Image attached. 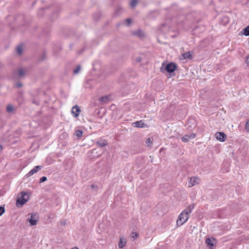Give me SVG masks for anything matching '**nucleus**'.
Wrapping results in <instances>:
<instances>
[{
  "instance_id": "16",
  "label": "nucleus",
  "mask_w": 249,
  "mask_h": 249,
  "mask_svg": "<svg viewBox=\"0 0 249 249\" xmlns=\"http://www.w3.org/2000/svg\"><path fill=\"white\" fill-rule=\"evenodd\" d=\"M108 96H102V97H101L99 99V101L101 102H107V101H108Z\"/></svg>"
},
{
  "instance_id": "35",
  "label": "nucleus",
  "mask_w": 249,
  "mask_h": 249,
  "mask_svg": "<svg viewBox=\"0 0 249 249\" xmlns=\"http://www.w3.org/2000/svg\"><path fill=\"white\" fill-rule=\"evenodd\" d=\"M2 150V146L1 145H0V152Z\"/></svg>"
},
{
  "instance_id": "36",
  "label": "nucleus",
  "mask_w": 249,
  "mask_h": 249,
  "mask_svg": "<svg viewBox=\"0 0 249 249\" xmlns=\"http://www.w3.org/2000/svg\"><path fill=\"white\" fill-rule=\"evenodd\" d=\"M71 249H79V248L77 247H74L71 248Z\"/></svg>"
},
{
  "instance_id": "33",
  "label": "nucleus",
  "mask_w": 249,
  "mask_h": 249,
  "mask_svg": "<svg viewBox=\"0 0 249 249\" xmlns=\"http://www.w3.org/2000/svg\"><path fill=\"white\" fill-rule=\"evenodd\" d=\"M241 2L243 3H247L249 2V0H241Z\"/></svg>"
},
{
  "instance_id": "1",
  "label": "nucleus",
  "mask_w": 249,
  "mask_h": 249,
  "mask_svg": "<svg viewBox=\"0 0 249 249\" xmlns=\"http://www.w3.org/2000/svg\"><path fill=\"white\" fill-rule=\"evenodd\" d=\"M195 204L192 203L188 206L178 215L176 223L177 226L180 227L185 223L189 219V215L195 208Z\"/></svg>"
},
{
  "instance_id": "23",
  "label": "nucleus",
  "mask_w": 249,
  "mask_h": 249,
  "mask_svg": "<svg viewBox=\"0 0 249 249\" xmlns=\"http://www.w3.org/2000/svg\"><path fill=\"white\" fill-rule=\"evenodd\" d=\"M146 144L147 146H150L152 143L150 138H147L145 141Z\"/></svg>"
},
{
  "instance_id": "7",
  "label": "nucleus",
  "mask_w": 249,
  "mask_h": 249,
  "mask_svg": "<svg viewBox=\"0 0 249 249\" xmlns=\"http://www.w3.org/2000/svg\"><path fill=\"white\" fill-rule=\"evenodd\" d=\"M199 181V178L197 177H192L190 178L189 182V187H192L193 186L198 184Z\"/></svg>"
},
{
  "instance_id": "6",
  "label": "nucleus",
  "mask_w": 249,
  "mask_h": 249,
  "mask_svg": "<svg viewBox=\"0 0 249 249\" xmlns=\"http://www.w3.org/2000/svg\"><path fill=\"white\" fill-rule=\"evenodd\" d=\"M196 136V134L191 133L189 134H186L183 136L181 138V140L183 142H187L190 140L194 139Z\"/></svg>"
},
{
  "instance_id": "21",
  "label": "nucleus",
  "mask_w": 249,
  "mask_h": 249,
  "mask_svg": "<svg viewBox=\"0 0 249 249\" xmlns=\"http://www.w3.org/2000/svg\"><path fill=\"white\" fill-rule=\"evenodd\" d=\"M42 166L41 165L36 166L34 168V169H32V170L33 171V172L35 174V173H36L37 171H38L39 170H40L42 168Z\"/></svg>"
},
{
  "instance_id": "32",
  "label": "nucleus",
  "mask_w": 249,
  "mask_h": 249,
  "mask_svg": "<svg viewBox=\"0 0 249 249\" xmlns=\"http://www.w3.org/2000/svg\"><path fill=\"white\" fill-rule=\"evenodd\" d=\"M132 237L133 238H137L138 237V234L136 232H134L132 233Z\"/></svg>"
},
{
  "instance_id": "2",
  "label": "nucleus",
  "mask_w": 249,
  "mask_h": 249,
  "mask_svg": "<svg viewBox=\"0 0 249 249\" xmlns=\"http://www.w3.org/2000/svg\"><path fill=\"white\" fill-rule=\"evenodd\" d=\"M164 63H162V67H160V71L164 72L165 71L168 73H171L173 72L177 69V65L174 62H170L168 63L165 68H163Z\"/></svg>"
},
{
  "instance_id": "15",
  "label": "nucleus",
  "mask_w": 249,
  "mask_h": 249,
  "mask_svg": "<svg viewBox=\"0 0 249 249\" xmlns=\"http://www.w3.org/2000/svg\"><path fill=\"white\" fill-rule=\"evenodd\" d=\"M22 50L23 48L21 45H18L16 48L17 52L19 55H21L22 54Z\"/></svg>"
},
{
  "instance_id": "20",
  "label": "nucleus",
  "mask_w": 249,
  "mask_h": 249,
  "mask_svg": "<svg viewBox=\"0 0 249 249\" xmlns=\"http://www.w3.org/2000/svg\"><path fill=\"white\" fill-rule=\"evenodd\" d=\"M138 3L137 0H132L130 2V5L131 7L134 8Z\"/></svg>"
},
{
  "instance_id": "34",
  "label": "nucleus",
  "mask_w": 249,
  "mask_h": 249,
  "mask_svg": "<svg viewBox=\"0 0 249 249\" xmlns=\"http://www.w3.org/2000/svg\"><path fill=\"white\" fill-rule=\"evenodd\" d=\"M142 60V58L140 57L136 58V61L138 62H140Z\"/></svg>"
},
{
  "instance_id": "28",
  "label": "nucleus",
  "mask_w": 249,
  "mask_h": 249,
  "mask_svg": "<svg viewBox=\"0 0 249 249\" xmlns=\"http://www.w3.org/2000/svg\"><path fill=\"white\" fill-rule=\"evenodd\" d=\"M33 174H34V173L33 172V171L32 170H31L27 175H26V176L27 177H30L31 176L33 175Z\"/></svg>"
},
{
  "instance_id": "17",
  "label": "nucleus",
  "mask_w": 249,
  "mask_h": 249,
  "mask_svg": "<svg viewBox=\"0 0 249 249\" xmlns=\"http://www.w3.org/2000/svg\"><path fill=\"white\" fill-rule=\"evenodd\" d=\"M14 110L13 106L12 105H8L6 107V111L9 112H12Z\"/></svg>"
},
{
  "instance_id": "22",
  "label": "nucleus",
  "mask_w": 249,
  "mask_h": 249,
  "mask_svg": "<svg viewBox=\"0 0 249 249\" xmlns=\"http://www.w3.org/2000/svg\"><path fill=\"white\" fill-rule=\"evenodd\" d=\"M25 71L23 69L20 68L18 70V74L19 77L23 76L24 74Z\"/></svg>"
},
{
  "instance_id": "24",
  "label": "nucleus",
  "mask_w": 249,
  "mask_h": 249,
  "mask_svg": "<svg viewBox=\"0 0 249 249\" xmlns=\"http://www.w3.org/2000/svg\"><path fill=\"white\" fill-rule=\"evenodd\" d=\"M80 69H81L80 65L77 66L76 68L73 71V73L74 74L78 73L80 71Z\"/></svg>"
},
{
  "instance_id": "25",
  "label": "nucleus",
  "mask_w": 249,
  "mask_h": 249,
  "mask_svg": "<svg viewBox=\"0 0 249 249\" xmlns=\"http://www.w3.org/2000/svg\"><path fill=\"white\" fill-rule=\"evenodd\" d=\"M5 210L3 206H0V216L5 213Z\"/></svg>"
},
{
  "instance_id": "30",
  "label": "nucleus",
  "mask_w": 249,
  "mask_h": 249,
  "mask_svg": "<svg viewBox=\"0 0 249 249\" xmlns=\"http://www.w3.org/2000/svg\"><path fill=\"white\" fill-rule=\"evenodd\" d=\"M125 21L128 25H130L131 22V19L130 18H127L125 19Z\"/></svg>"
},
{
  "instance_id": "9",
  "label": "nucleus",
  "mask_w": 249,
  "mask_h": 249,
  "mask_svg": "<svg viewBox=\"0 0 249 249\" xmlns=\"http://www.w3.org/2000/svg\"><path fill=\"white\" fill-rule=\"evenodd\" d=\"M35 216V214H32L31 218L28 220V221L31 226H35L37 224V219L36 218Z\"/></svg>"
},
{
  "instance_id": "37",
  "label": "nucleus",
  "mask_w": 249,
  "mask_h": 249,
  "mask_svg": "<svg viewBox=\"0 0 249 249\" xmlns=\"http://www.w3.org/2000/svg\"><path fill=\"white\" fill-rule=\"evenodd\" d=\"M62 225H65L66 224V222H62Z\"/></svg>"
},
{
  "instance_id": "5",
  "label": "nucleus",
  "mask_w": 249,
  "mask_h": 249,
  "mask_svg": "<svg viewBox=\"0 0 249 249\" xmlns=\"http://www.w3.org/2000/svg\"><path fill=\"white\" fill-rule=\"evenodd\" d=\"M71 112L73 117L76 118L79 116L81 110L78 105H75L72 107Z\"/></svg>"
},
{
  "instance_id": "10",
  "label": "nucleus",
  "mask_w": 249,
  "mask_h": 249,
  "mask_svg": "<svg viewBox=\"0 0 249 249\" xmlns=\"http://www.w3.org/2000/svg\"><path fill=\"white\" fill-rule=\"evenodd\" d=\"M215 240V239L213 237H212V238H207L206 239L205 243L207 246L211 247V248L213 249V247L214 246L213 241Z\"/></svg>"
},
{
  "instance_id": "3",
  "label": "nucleus",
  "mask_w": 249,
  "mask_h": 249,
  "mask_svg": "<svg viewBox=\"0 0 249 249\" xmlns=\"http://www.w3.org/2000/svg\"><path fill=\"white\" fill-rule=\"evenodd\" d=\"M21 196L18 197L16 202V206L18 207H21L23 205L25 204L29 199V196L26 193L21 192L20 193Z\"/></svg>"
},
{
  "instance_id": "18",
  "label": "nucleus",
  "mask_w": 249,
  "mask_h": 249,
  "mask_svg": "<svg viewBox=\"0 0 249 249\" xmlns=\"http://www.w3.org/2000/svg\"><path fill=\"white\" fill-rule=\"evenodd\" d=\"M244 35L246 36H249V25L243 29Z\"/></svg>"
},
{
  "instance_id": "12",
  "label": "nucleus",
  "mask_w": 249,
  "mask_h": 249,
  "mask_svg": "<svg viewBox=\"0 0 249 249\" xmlns=\"http://www.w3.org/2000/svg\"><path fill=\"white\" fill-rule=\"evenodd\" d=\"M96 144L98 146L103 147L106 146L107 144V142L106 140H100L96 142Z\"/></svg>"
},
{
  "instance_id": "29",
  "label": "nucleus",
  "mask_w": 249,
  "mask_h": 249,
  "mask_svg": "<svg viewBox=\"0 0 249 249\" xmlns=\"http://www.w3.org/2000/svg\"><path fill=\"white\" fill-rule=\"evenodd\" d=\"M246 63H247V65L249 66V54L247 55L246 58Z\"/></svg>"
},
{
  "instance_id": "26",
  "label": "nucleus",
  "mask_w": 249,
  "mask_h": 249,
  "mask_svg": "<svg viewBox=\"0 0 249 249\" xmlns=\"http://www.w3.org/2000/svg\"><path fill=\"white\" fill-rule=\"evenodd\" d=\"M47 179V178L46 177H41L39 179V183H42L45 181H46Z\"/></svg>"
},
{
  "instance_id": "13",
  "label": "nucleus",
  "mask_w": 249,
  "mask_h": 249,
  "mask_svg": "<svg viewBox=\"0 0 249 249\" xmlns=\"http://www.w3.org/2000/svg\"><path fill=\"white\" fill-rule=\"evenodd\" d=\"M182 57L183 59H188L191 60L193 58L192 53L188 51L182 54Z\"/></svg>"
},
{
  "instance_id": "38",
  "label": "nucleus",
  "mask_w": 249,
  "mask_h": 249,
  "mask_svg": "<svg viewBox=\"0 0 249 249\" xmlns=\"http://www.w3.org/2000/svg\"><path fill=\"white\" fill-rule=\"evenodd\" d=\"M91 187L93 188L94 187V185H92Z\"/></svg>"
},
{
  "instance_id": "19",
  "label": "nucleus",
  "mask_w": 249,
  "mask_h": 249,
  "mask_svg": "<svg viewBox=\"0 0 249 249\" xmlns=\"http://www.w3.org/2000/svg\"><path fill=\"white\" fill-rule=\"evenodd\" d=\"M83 135V131L81 130H78L75 131V135L79 138H81Z\"/></svg>"
},
{
  "instance_id": "27",
  "label": "nucleus",
  "mask_w": 249,
  "mask_h": 249,
  "mask_svg": "<svg viewBox=\"0 0 249 249\" xmlns=\"http://www.w3.org/2000/svg\"><path fill=\"white\" fill-rule=\"evenodd\" d=\"M245 129L248 132H249V120L247 122L246 124Z\"/></svg>"
},
{
  "instance_id": "31",
  "label": "nucleus",
  "mask_w": 249,
  "mask_h": 249,
  "mask_svg": "<svg viewBox=\"0 0 249 249\" xmlns=\"http://www.w3.org/2000/svg\"><path fill=\"white\" fill-rule=\"evenodd\" d=\"M16 87L18 88H20L22 87V84L20 82H18L16 84Z\"/></svg>"
},
{
  "instance_id": "8",
  "label": "nucleus",
  "mask_w": 249,
  "mask_h": 249,
  "mask_svg": "<svg viewBox=\"0 0 249 249\" xmlns=\"http://www.w3.org/2000/svg\"><path fill=\"white\" fill-rule=\"evenodd\" d=\"M126 244V240L124 237H120L118 244L119 249H123Z\"/></svg>"
},
{
  "instance_id": "14",
  "label": "nucleus",
  "mask_w": 249,
  "mask_h": 249,
  "mask_svg": "<svg viewBox=\"0 0 249 249\" xmlns=\"http://www.w3.org/2000/svg\"><path fill=\"white\" fill-rule=\"evenodd\" d=\"M133 34H134V35H135L139 37H143L144 36V34L141 30H139L135 32Z\"/></svg>"
},
{
  "instance_id": "11",
  "label": "nucleus",
  "mask_w": 249,
  "mask_h": 249,
  "mask_svg": "<svg viewBox=\"0 0 249 249\" xmlns=\"http://www.w3.org/2000/svg\"><path fill=\"white\" fill-rule=\"evenodd\" d=\"M134 126L138 128H142L146 126V124L142 120L137 121L133 123Z\"/></svg>"
},
{
  "instance_id": "4",
  "label": "nucleus",
  "mask_w": 249,
  "mask_h": 249,
  "mask_svg": "<svg viewBox=\"0 0 249 249\" xmlns=\"http://www.w3.org/2000/svg\"><path fill=\"white\" fill-rule=\"evenodd\" d=\"M215 137L217 140L224 142L226 141L227 136L224 132H217L215 134Z\"/></svg>"
}]
</instances>
